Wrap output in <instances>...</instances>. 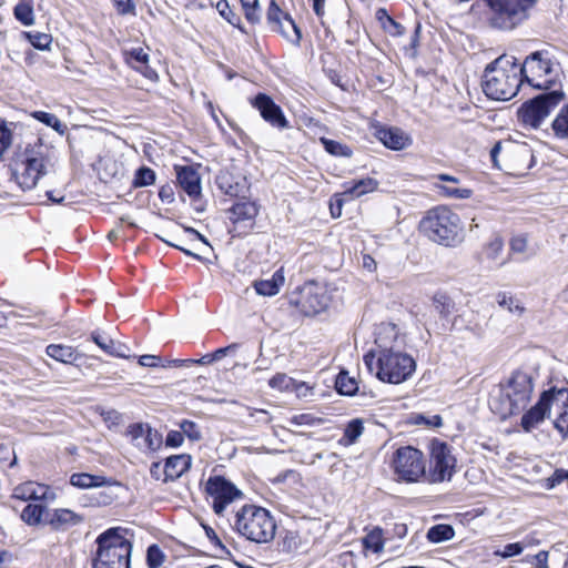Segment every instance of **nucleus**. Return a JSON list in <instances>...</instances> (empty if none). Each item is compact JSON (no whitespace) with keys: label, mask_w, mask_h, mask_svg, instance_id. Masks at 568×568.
<instances>
[{"label":"nucleus","mask_w":568,"mask_h":568,"mask_svg":"<svg viewBox=\"0 0 568 568\" xmlns=\"http://www.w3.org/2000/svg\"><path fill=\"white\" fill-rule=\"evenodd\" d=\"M390 335L396 339L394 327L379 328L375 337L376 351H369L363 356L364 364L369 372L375 369L376 377L384 383L400 384L410 378L416 371L415 359L400 351H394L386 337Z\"/></svg>","instance_id":"obj_1"},{"label":"nucleus","mask_w":568,"mask_h":568,"mask_svg":"<svg viewBox=\"0 0 568 568\" xmlns=\"http://www.w3.org/2000/svg\"><path fill=\"white\" fill-rule=\"evenodd\" d=\"M534 388L531 375L524 369H515L496 386L489 397V408L501 420L524 415L528 410Z\"/></svg>","instance_id":"obj_2"},{"label":"nucleus","mask_w":568,"mask_h":568,"mask_svg":"<svg viewBox=\"0 0 568 568\" xmlns=\"http://www.w3.org/2000/svg\"><path fill=\"white\" fill-rule=\"evenodd\" d=\"M232 529L255 544L271 542L276 535V520L272 513L256 504H244L229 519Z\"/></svg>","instance_id":"obj_3"},{"label":"nucleus","mask_w":568,"mask_h":568,"mask_svg":"<svg viewBox=\"0 0 568 568\" xmlns=\"http://www.w3.org/2000/svg\"><path fill=\"white\" fill-rule=\"evenodd\" d=\"M521 85L523 78L515 58L499 57L485 69L483 91L491 100L508 101Z\"/></svg>","instance_id":"obj_4"},{"label":"nucleus","mask_w":568,"mask_h":568,"mask_svg":"<svg viewBox=\"0 0 568 568\" xmlns=\"http://www.w3.org/2000/svg\"><path fill=\"white\" fill-rule=\"evenodd\" d=\"M557 402L560 403V410L554 420V427L564 437H568V388H558L552 386L544 390L537 403L521 415L520 427L530 433L537 428L546 418L550 416L551 406Z\"/></svg>","instance_id":"obj_5"},{"label":"nucleus","mask_w":568,"mask_h":568,"mask_svg":"<svg viewBox=\"0 0 568 568\" xmlns=\"http://www.w3.org/2000/svg\"><path fill=\"white\" fill-rule=\"evenodd\" d=\"M50 164L48 148L37 142L28 144L23 150H19L11 159L10 169L12 178L21 190H32L39 180L47 173Z\"/></svg>","instance_id":"obj_6"},{"label":"nucleus","mask_w":568,"mask_h":568,"mask_svg":"<svg viewBox=\"0 0 568 568\" xmlns=\"http://www.w3.org/2000/svg\"><path fill=\"white\" fill-rule=\"evenodd\" d=\"M417 229L423 236L444 246H455L460 241V217L447 205L427 210Z\"/></svg>","instance_id":"obj_7"},{"label":"nucleus","mask_w":568,"mask_h":568,"mask_svg":"<svg viewBox=\"0 0 568 568\" xmlns=\"http://www.w3.org/2000/svg\"><path fill=\"white\" fill-rule=\"evenodd\" d=\"M539 0H484L486 4L485 23L498 32H511L531 16Z\"/></svg>","instance_id":"obj_8"},{"label":"nucleus","mask_w":568,"mask_h":568,"mask_svg":"<svg viewBox=\"0 0 568 568\" xmlns=\"http://www.w3.org/2000/svg\"><path fill=\"white\" fill-rule=\"evenodd\" d=\"M125 532V528L112 527L98 536L93 568H130L132 542Z\"/></svg>","instance_id":"obj_9"},{"label":"nucleus","mask_w":568,"mask_h":568,"mask_svg":"<svg viewBox=\"0 0 568 568\" xmlns=\"http://www.w3.org/2000/svg\"><path fill=\"white\" fill-rule=\"evenodd\" d=\"M523 84L544 92L562 89L555 62L547 50H538L527 55L519 64Z\"/></svg>","instance_id":"obj_10"},{"label":"nucleus","mask_w":568,"mask_h":568,"mask_svg":"<svg viewBox=\"0 0 568 568\" xmlns=\"http://www.w3.org/2000/svg\"><path fill=\"white\" fill-rule=\"evenodd\" d=\"M204 498L219 518H227L237 510L236 504L245 497L244 493L223 475H211L203 489Z\"/></svg>","instance_id":"obj_11"},{"label":"nucleus","mask_w":568,"mask_h":568,"mask_svg":"<svg viewBox=\"0 0 568 568\" xmlns=\"http://www.w3.org/2000/svg\"><path fill=\"white\" fill-rule=\"evenodd\" d=\"M426 457L424 453L412 446L396 448L389 458L388 466L393 479L398 484H417L426 478Z\"/></svg>","instance_id":"obj_12"},{"label":"nucleus","mask_w":568,"mask_h":568,"mask_svg":"<svg viewBox=\"0 0 568 568\" xmlns=\"http://www.w3.org/2000/svg\"><path fill=\"white\" fill-rule=\"evenodd\" d=\"M562 89H554L525 101L516 112L518 124L526 130H538L550 113L565 100Z\"/></svg>","instance_id":"obj_13"},{"label":"nucleus","mask_w":568,"mask_h":568,"mask_svg":"<svg viewBox=\"0 0 568 568\" xmlns=\"http://www.w3.org/2000/svg\"><path fill=\"white\" fill-rule=\"evenodd\" d=\"M331 303L326 288L314 280L297 286L288 296V305L305 317H313L325 312Z\"/></svg>","instance_id":"obj_14"},{"label":"nucleus","mask_w":568,"mask_h":568,"mask_svg":"<svg viewBox=\"0 0 568 568\" xmlns=\"http://www.w3.org/2000/svg\"><path fill=\"white\" fill-rule=\"evenodd\" d=\"M429 469L426 478L429 483H443L452 479L456 468V457L453 448L439 438H433L428 444Z\"/></svg>","instance_id":"obj_15"},{"label":"nucleus","mask_w":568,"mask_h":568,"mask_svg":"<svg viewBox=\"0 0 568 568\" xmlns=\"http://www.w3.org/2000/svg\"><path fill=\"white\" fill-rule=\"evenodd\" d=\"M226 213L231 223L229 232L233 236H245L255 225L258 205L254 201L242 196L227 209Z\"/></svg>","instance_id":"obj_16"},{"label":"nucleus","mask_w":568,"mask_h":568,"mask_svg":"<svg viewBox=\"0 0 568 568\" xmlns=\"http://www.w3.org/2000/svg\"><path fill=\"white\" fill-rule=\"evenodd\" d=\"M266 21L272 31L280 33L285 40L294 45H300L302 31L288 12L281 9L275 0H271Z\"/></svg>","instance_id":"obj_17"},{"label":"nucleus","mask_w":568,"mask_h":568,"mask_svg":"<svg viewBox=\"0 0 568 568\" xmlns=\"http://www.w3.org/2000/svg\"><path fill=\"white\" fill-rule=\"evenodd\" d=\"M252 108L258 111L261 118L272 128L280 131L291 128L290 121L282 108L266 93L258 92L250 100Z\"/></svg>","instance_id":"obj_18"},{"label":"nucleus","mask_w":568,"mask_h":568,"mask_svg":"<svg viewBox=\"0 0 568 568\" xmlns=\"http://www.w3.org/2000/svg\"><path fill=\"white\" fill-rule=\"evenodd\" d=\"M373 135L386 148L392 151H402L413 144L409 133L402 128L384 124L379 121L369 123Z\"/></svg>","instance_id":"obj_19"},{"label":"nucleus","mask_w":568,"mask_h":568,"mask_svg":"<svg viewBox=\"0 0 568 568\" xmlns=\"http://www.w3.org/2000/svg\"><path fill=\"white\" fill-rule=\"evenodd\" d=\"M124 63L151 82L159 81V73L150 65V55L141 47L122 50Z\"/></svg>","instance_id":"obj_20"},{"label":"nucleus","mask_w":568,"mask_h":568,"mask_svg":"<svg viewBox=\"0 0 568 568\" xmlns=\"http://www.w3.org/2000/svg\"><path fill=\"white\" fill-rule=\"evenodd\" d=\"M11 497L22 501H52L55 494L49 485L27 480L13 488Z\"/></svg>","instance_id":"obj_21"},{"label":"nucleus","mask_w":568,"mask_h":568,"mask_svg":"<svg viewBox=\"0 0 568 568\" xmlns=\"http://www.w3.org/2000/svg\"><path fill=\"white\" fill-rule=\"evenodd\" d=\"M82 515L69 508H54L49 509L44 518V524L48 525L53 531H67L68 529L83 523Z\"/></svg>","instance_id":"obj_22"},{"label":"nucleus","mask_w":568,"mask_h":568,"mask_svg":"<svg viewBox=\"0 0 568 568\" xmlns=\"http://www.w3.org/2000/svg\"><path fill=\"white\" fill-rule=\"evenodd\" d=\"M176 183L191 200H197L201 196V176L192 165H174Z\"/></svg>","instance_id":"obj_23"},{"label":"nucleus","mask_w":568,"mask_h":568,"mask_svg":"<svg viewBox=\"0 0 568 568\" xmlns=\"http://www.w3.org/2000/svg\"><path fill=\"white\" fill-rule=\"evenodd\" d=\"M191 465L192 456L190 454L184 453L169 456L164 460L162 481H175L190 470Z\"/></svg>","instance_id":"obj_24"},{"label":"nucleus","mask_w":568,"mask_h":568,"mask_svg":"<svg viewBox=\"0 0 568 568\" xmlns=\"http://www.w3.org/2000/svg\"><path fill=\"white\" fill-rule=\"evenodd\" d=\"M378 189V181L366 176L359 180H352L343 183L342 195L349 202Z\"/></svg>","instance_id":"obj_25"},{"label":"nucleus","mask_w":568,"mask_h":568,"mask_svg":"<svg viewBox=\"0 0 568 568\" xmlns=\"http://www.w3.org/2000/svg\"><path fill=\"white\" fill-rule=\"evenodd\" d=\"M90 339L105 354L118 357V358H130L131 356L128 354L129 347L121 343L116 342L111 337L102 335L99 331H93L90 334Z\"/></svg>","instance_id":"obj_26"},{"label":"nucleus","mask_w":568,"mask_h":568,"mask_svg":"<svg viewBox=\"0 0 568 568\" xmlns=\"http://www.w3.org/2000/svg\"><path fill=\"white\" fill-rule=\"evenodd\" d=\"M45 354L62 364H75L88 358L85 354L80 353L75 347L65 344H49L45 347Z\"/></svg>","instance_id":"obj_27"},{"label":"nucleus","mask_w":568,"mask_h":568,"mask_svg":"<svg viewBox=\"0 0 568 568\" xmlns=\"http://www.w3.org/2000/svg\"><path fill=\"white\" fill-rule=\"evenodd\" d=\"M285 284V271L284 266L277 268L271 278L267 280H255L252 284L253 288L258 295L262 296H274L280 293L281 288Z\"/></svg>","instance_id":"obj_28"},{"label":"nucleus","mask_w":568,"mask_h":568,"mask_svg":"<svg viewBox=\"0 0 568 568\" xmlns=\"http://www.w3.org/2000/svg\"><path fill=\"white\" fill-rule=\"evenodd\" d=\"M430 301L433 308L440 320L449 321L456 312V303L454 298L445 291L435 292Z\"/></svg>","instance_id":"obj_29"},{"label":"nucleus","mask_w":568,"mask_h":568,"mask_svg":"<svg viewBox=\"0 0 568 568\" xmlns=\"http://www.w3.org/2000/svg\"><path fill=\"white\" fill-rule=\"evenodd\" d=\"M375 18L385 33L390 37H402L406 33V28L396 21L385 8H378Z\"/></svg>","instance_id":"obj_30"},{"label":"nucleus","mask_w":568,"mask_h":568,"mask_svg":"<svg viewBox=\"0 0 568 568\" xmlns=\"http://www.w3.org/2000/svg\"><path fill=\"white\" fill-rule=\"evenodd\" d=\"M47 513H49V509L45 505L29 503L22 509L20 519L28 526L37 527L44 524Z\"/></svg>","instance_id":"obj_31"},{"label":"nucleus","mask_w":568,"mask_h":568,"mask_svg":"<svg viewBox=\"0 0 568 568\" xmlns=\"http://www.w3.org/2000/svg\"><path fill=\"white\" fill-rule=\"evenodd\" d=\"M215 8L220 16L231 26L239 29L241 33L248 34L246 28L242 23L241 16L230 6L227 0H219Z\"/></svg>","instance_id":"obj_32"},{"label":"nucleus","mask_w":568,"mask_h":568,"mask_svg":"<svg viewBox=\"0 0 568 568\" xmlns=\"http://www.w3.org/2000/svg\"><path fill=\"white\" fill-rule=\"evenodd\" d=\"M70 484L77 488L87 489L104 486L106 484V479L104 476L88 473H75L71 475Z\"/></svg>","instance_id":"obj_33"},{"label":"nucleus","mask_w":568,"mask_h":568,"mask_svg":"<svg viewBox=\"0 0 568 568\" xmlns=\"http://www.w3.org/2000/svg\"><path fill=\"white\" fill-rule=\"evenodd\" d=\"M34 0H19L13 7V16L21 24L29 27L34 23Z\"/></svg>","instance_id":"obj_34"},{"label":"nucleus","mask_w":568,"mask_h":568,"mask_svg":"<svg viewBox=\"0 0 568 568\" xmlns=\"http://www.w3.org/2000/svg\"><path fill=\"white\" fill-rule=\"evenodd\" d=\"M496 301L500 307L506 308L509 313L517 316H521L526 311L523 302L517 296L506 292H498L496 294Z\"/></svg>","instance_id":"obj_35"},{"label":"nucleus","mask_w":568,"mask_h":568,"mask_svg":"<svg viewBox=\"0 0 568 568\" xmlns=\"http://www.w3.org/2000/svg\"><path fill=\"white\" fill-rule=\"evenodd\" d=\"M455 536V530L452 525L437 524L432 526L427 531V539L433 544L450 540Z\"/></svg>","instance_id":"obj_36"},{"label":"nucleus","mask_w":568,"mask_h":568,"mask_svg":"<svg viewBox=\"0 0 568 568\" xmlns=\"http://www.w3.org/2000/svg\"><path fill=\"white\" fill-rule=\"evenodd\" d=\"M335 388L341 395L353 396L358 390V384L346 371H342L336 377Z\"/></svg>","instance_id":"obj_37"},{"label":"nucleus","mask_w":568,"mask_h":568,"mask_svg":"<svg viewBox=\"0 0 568 568\" xmlns=\"http://www.w3.org/2000/svg\"><path fill=\"white\" fill-rule=\"evenodd\" d=\"M364 425L358 418L351 420L344 428V433L338 443L343 446L353 445L363 434Z\"/></svg>","instance_id":"obj_38"},{"label":"nucleus","mask_w":568,"mask_h":568,"mask_svg":"<svg viewBox=\"0 0 568 568\" xmlns=\"http://www.w3.org/2000/svg\"><path fill=\"white\" fill-rule=\"evenodd\" d=\"M320 142L324 150L333 156L351 158L353 155V150L347 144L325 136L320 138Z\"/></svg>","instance_id":"obj_39"},{"label":"nucleus","mask_w":568,"mask_h":568,"mask_svg":"<svg viewBox=\"0 0 568 568\" xmlns=\"http://www.w3.org/2000/svg\"><path fill=\"white\" fill-rule=\"evenodd\" d=\"M155 180H156L155 171L146 165H143V166H140L134 172L131 185L134 189L150 186L155 183Z\"/></svg>","instance_id":"obj_40"},{"label":"nucleus","mask_w":568,"mask_h":568,"mask_svg":"<svg viewBox=\"0 0 568 568\" xmlns=\"http://www.w3.org/2000/svg\"><path fill=\"white\" fill-rule=\"evenodd\" d=\"M302 546V537L296 530H285L281 540L278 541V547L283 552L291 554L300 549Z\"/></svg>","instance_id":"obj_41"},{"label":"nucleus","mask_w":568,"mask_h":568,"mask_svg":"<svg viewBox=\"0 0 568 568\" xmlns=\"http://www.w3.org/2000/svg\"><path fill=\"white\" fill-rule=\"evenodd\" d=\"M554 135L558 139H568V103L565 104L551 123Z\"/></svg>","instance_id":"obj_42"},{"label":"nucleus","mask_w":568,"mask_h":568,"mask_svg":"<svg viewBox=\"0 0 568 568\" xmlns=\"http://www.w3.org/2000/svg\"><path fill=\"white\" fill-rule=\"evenodd\" d=\"M23 37L33 48L42 51L50 50L52 43L51 34L39 31H26L23 32Z\"/></svg>","instance_id":"obj_43"},{"label":"nucleus","mask_w":568,"mask_h":568,"mask_svg":"<svg viewBox=\"0 0 568 568\" xmlns=\"http://www.w3.org/2000/svg\"><path fill=\"white\" fill-rule=\"evenodd\" d=\"M504 250V239L495 234L483 247V254L488 261H496Z\"/></svg>","instance_id":"obj_44"},{"label":"nucleus","mask_w":568,"mask_h":568,"mask_svg":"<svg viewBox=\"0 0 568 568\" xmlns=\"http://www.w3.org/2000/svg\"><path fill=\"white\" fill-rule=\"evenodd\" d=\"M268 386L281 392L294 390L296 388L295 379L285 373H276L268 379Z\"/></svg>","instance_id":"obj_45"},{"label":"nucleus","mask_w":568,"mask_h":568,"mask_svg":"<svg viewBox=\"0 0 568 568\" xmlns=\"http://www.w3.org/2000/svg\"><path fill=\"white\" fill-rule=\"evenodd\" d=\"M166 559V555L158 544H152L146 549V566L148 568H160Z\"/></svg>","instance_id":"obj_46"},{"label":"nucleus","mask_w":568,"mask_h":568,"mask_svg":"<svg viewBox=\"0 0 568 568\" xmlns=\"http://www.w3.org/2000/svg\"><path fill=\"white\" fill-rule=\"evenodd\" d=\"M245 19L251 24L260 22L258 0H240Z\"/></svg>","instance_id":"obj_47"},{"label":"nucleus","mask_w":568,"mask_h":568,"mask_svg":"<svg viewBox=\"0 0 568 568\" xmlns=\"http://www.w3.org/2000/svg\"><path fill=\"white\" fill-rule=\"evenodd\" d=\"M364 547L367 549L373 550L374 552H379L384 548V539L382 529L376 528L368 532L364 540H363Z\"/></svg>","instance_id":"obj_48"},{"label":"nucleus","mask_w":568,"mask_h":568,"mask_svg":"<svg viewBox=\"0 0 568 568\" xmlns=\"http://www.w3.org/2000/svg\"><path fill=\"white\" fill-rule=\"evenodd\" d=\"M439 190V193L443 196L452 197V199H469L473 195V191L467 187H457L450 185H436Z\"/></svg>","instance_id":"obj_49"},{"label":"nucleus","mask_w":568,"mask_h":568,"mask_svg":"<svg viewBox=\"0 0 568 568\" xmlns=\"http://www.w3.org/2000/svg\"><path fill=\"white\" fill-rule=\"evenodd\" d=\"M162 444V436L153 430L151 427L148 428L144 437H143V445H140L136 443L135 445L139 447H142L149 452H155L160 448Z\"/></svg>","instance_id":"obj_50"},{"label":"nucleus","mask_w":568,"mask_h":568,"mask_svg":"<svg viewBox=\"0 0 568 568\" xmlns=\"http://www.w3.org/2000/svg\"><path fill=\"white\" fill-rule=\"evenodd\" d=\"M525 546L523 542H513V544H507L504 549H496L494 550L493 555L495 557H500V558H510V557H514V556H518L523 552V550L525 549Z\"/></svg>","instance_id":"obj_51"},{"label":"nucleus","mask_w":568,"mask_h":568,"mask_svg":"<svg viewBox=\"0 0 568 568\" xmlns=\"http://www.w3.org/2000/svg\"><path fill=\"white\" fill-rule=\"evenodd\" d=\"M349 202L342 195V192L334 193L329 199V213L333 219H338L342 215L343 206Z\"/></svg>","instance_id":"obj_52"},{"label":"nucleus","mask_w":568,"mask_h":568,"mask_svg":"<svg viewBox=\"0 0 568 568\" xmlns=\"http://www.w3.org/2000/svg\"><path fill=\"white\" fill-rule=\"evenodd\" d=\"M291 424L297 426H315L323 424L324 419L321 417H316L310 413H303L298 415H294L290 419Z\"/></svg>","instance_id":"obj_53"},{"label":"nucleus","mask_w":568,"mask_h":568,"mask_svg":"<svg viewBox=\"0 0 568 568\" xmlns=\"http://www.w3.org/2000/svg\"><path fill=\"white\" fill-rule=\"evenodd\" d=\"M148 428H150V426L146 424L133 423L128 426L125 435L132 443H135L138 439L144 437Z\"/></svg>","instance_id":"obj_54"},{"label":"nucleus","mask_w":568,"mask_h":568,"mask_svg":"<svg viewBox=\"0 0 568 568\" xmlns=\"http://www.w3.org/2000/svg\"><path fill=\"white\" fill-rule=\"evenodd\" d=\"M118 14L135 16L136 9L132 0H111Z\"/></svg>","instance_id":"obj_55"},{"label":"nucleus","mask_w":568,"mask_h":568,"mask_svg":"<svg viewBox=\"0 0 568 568\" xmlns=\"http://www.w3.org/2000/svg\"><path fill=\"white\" fill-rule=\"evenodd\" d=\"M527 246H528V236H527V234L514 235L509 240L510 253H524V252H526Z\"/></svg>","instance_id":"obj_56"},{"label":"nucleus","mask_w":568,"mask_h":568,"mask_svg":"<svg viewBox=\"0 0 568 568\" xmlns=\"http://www.w3.org/2000/svg\"><path fill=\"white\" fill-rule=\"evenodd\" d=\"M33 116L37 120H39L40 122H42L45 125L51 126L55 130H59V128L61 126L60 119L52 113L44 112V111H37V112H34Z\"/></svg>","instance_id":"obj_57"},{"label":"nucleus","mask_w":568,"mask_h":568,"mask_svg":"<svg viewBox=\"0 0 568 568\" xmlns=\"http://www.w3.org/2000/svg\"><path fill=\"white\" fill-rule=\"evenodd\" d=\"M220 189L224 191L226 195L231 197H235L236 200L242 197L243 187L239 185V183L232 184L230 183L225 176L222 178L220 183Z\"/></svg>","instance_id":"obj_58"},{"label":"nucleus","mask_w":568,"mask_h":568,"mask_svg":"<svg viewBox=\"0 0 568 568\" xmlns=\"http://www.w3.org/2000/svg\"><path fill=\"white\" fill-rule=\"evenodd\" d=\"M181 428L183 434H185L192 440H199L201 438V433L197 428V425L192 420H183L181 424Z\"/></svg>","instance_id":"obj_59"},{"label":"nucleus","mask_w":568,"mask_h":568,"mask_svg":"<svg viewBox=\"0 0 568 568\" xmlns=\"http://www.w3.org/2000/svg\"><path fill=\"white\" fill-rule=\"evenodd\" d=\"M159 197L163 203L171 204L174 202L175 192L172 183H165L159 189Z\"/></svg>","instance_id":"obj_60"},{"label":"nucleus","mask_w":568,"mask_h":568,"mask_svg":"<svg viewBox=\"0 0 568 568\" xmlns=\"http://www.w3.org/2000/svg\"><path fill=\"white\" fill-rule=\"evenodd\" d=\"M566 479L565 469L557 468L550 477L545 480V488L552 489Z\"/></svg>","instance_id":"obj_61"},{"label":"nucleus","mask_w":568,"mask_h":568,"mask_svg":"<svg viewBox=\"0 0 568 568\" xmlns=\"http://www.w3.org/2000/svg\"><path fill=\"white\" fill-rule=\"evenodd\" d=\"M509 155L527 162L524 169L530 168L531 161L534 159L532 152L526 148H518L514 150Z\"/></svg>","instance_id":"obj_62"},{"label":"nucleus","mask_w":568,"mask_h":568,"mask_svg":"<svg viewBox=\"0 0 568 568\" xmlns=\"http://www.w3.org/2000/svg\"><path fill=\"white\" fill-rule=\"evenodd\" d=\"M184 436L183 433L178 430H171L168 433L165 438V445L169 447H180L183 444Z\"/></svg>","instance_id":"obj_63"},{"label":"nucleus","mask_w":568,"mask_h":568,"mask_svg":"<svg viewBox=\"0 0 568 568\" xmlns=\"http://www.w3.org/2000/svg\"><path fill=\"white\" fill-rule=\"evenodd\" d=\"M549 552L547 550H540L534 556V562L536 568H549L548 566Z\"/></svg>","instance_id":"obj_64"}]
</instances>
